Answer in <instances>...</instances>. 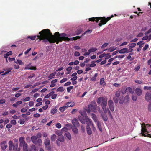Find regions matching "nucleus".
<instances>
[{
    "label": "nucleus",
    "mask_w": 151,
    "mask_h": 151,
    "mask_svg": "<svg viewBox=\"0 0 151 151\" xmlns=\"http://www.w3.org/2000/svg\"><path fill=\"white\" fill-rule=\"evenodd\" d=\"M135 82L138 84H140L142 83V81L138 80H135Z\"/></svg>",
    "instance_id": "nucleus-52"
},
{
    "label": "nucleus",
    "mask_w": 151,
    "mask_h": 151,
    "mask_svg": "<svg viewBox=\"0 0 151 151\" xmlns=\"http://www.w3.org/2000/svg\"><path fill=\"white\" fill-rule=\"evenodd\" d=\"M25 69H27V70H36V67L34 66H32L31 67H29L28 66H27V67H26L25 68Z\"/></svg>",
    "instance_id": "nucleus-28"
},
{
    "label": "nucleus",
    "mask_w": 151,
    "mask_h": 151,
    "mask_svg": "<svg viewBox=\"0 0 151 151\" xmlns=\"http://www.w3.org/2000/svg\"><path fill=\"white\" fill-rule=\"evenodd\" d=\"M57 111V110L56 108H53L51 111V113L52 114H55Z\"/></svg>",
    "instance_id": "nucleus-41"
},
{
    "label": "nucleus",
    "mask_w": 151,
    "mask_h": 151,
    "mask_svg": "<svg viewBox=\"0 0 151 151\" xmlns=\"http://www.w3.org/2000/svg\"><path fill=\"white\" fill-rule=\"evenodd\" d=\"M76 127L77 126H73L72 127V130L75 134H77L78 132V129Z\"/></svg>",
    "instance_id": "nucleus-24"
},
{
    "label": "nucleus",
    "mask_w": 151,
    "mask_h": 151,
    "mask_svg": "<svg viewBox=\"0 0 151 151\" xmlns=\"http://www.w3.org/2000/svg\"><path fill=\"white\" fill-rule=\"evenodd\" d=\"M136 93L138 96H141L142 93V91L140 88H137L135 90Z\"/></svg>",
    "instance_id": "nucleus-18"
},
{
    "label": "nucleus",
    "mask_w": 151,
    "mask_h": 151,
    "mask_svg": "<svg viewBox=\"0 0 151 151\" xmlns=\"http://www.w3.org/2000/svg\"><path fill=\"white\" fill-rule=\"evenodd\" d=\"M75 105V103L73 102H69L66 103L65 105L68 108V107H72Z\"/></svg>",
    "instance_id": "nucleus-15"
},
{
    "label": "nucleus",
    "mask_w": 151,
    "mask_h": 151,
    "mask_svg": "<svg viewBox=\"0 0 151 151\" xmlns=\"http://www.w3.org/2000/svg\"><path fill=\"white\" fill-rule=\"evenodd\" d=\"M45 147L46 149L48 151H50L51 150V147L49 145L45 146Z\"/></svg>",
    "instance_id": "nucleus-60"
},
{
    "label": "nucleus",
    "mask_w": 151,
    "mask_h": 151,
    "mask_svg": "<svg viewBox=\"0 0 151 151\" xmlns=\"http://www.w3.org/2000/svg\"><path fill=\"white\" fill-rule=\"evenodd\" d=\"M95 63L94 61L91 62V64L89 65V66L91 67H95L96 65V64Z\"/></svg>",
    "instance_id": "nucleus-44"
},
{
    "label": "nucleus",
    "mask_w": 151,
    "mask_h": 151,
    "mask_svg": "<svg viewBox=\"0 0 151 151\" xmlns=\"http://www.w3.org/2000/svg\"><path fill=\"white\" fill-rule=\"evenodd\" d=\"M86 129L88 134L89 135L91 134H92V131L90 127L89 126H87Z\"/></svg>",
    "instance_id": "nucleus-29"
},
{
    "label": "nucleus",
    "mask_w": 151,
    "mask_h": 151,
    "mask_svg": "<svg viewBox=\"0 0 151 151\" xmlns=\"http://www.w3.org/2000/svg\"><path fill=\"white\" fill-rule=\"evenodd\" d=\"M12 149L13 151H20V148H18V144L17 143L14 145Z\"/></svg>",
    "instance_id": "nucleus-17"
},
{
    "label": "nucleus",
    "mask_w": 151,
    "mask_h": 151,
    "mask_svg": "<svg viewBox=\"0 0 151 151\" xmlns=\"http://www.w3.org/2000/svg\"><path fill=\"white\" fill-rule=\"evenodd\" d=\"M73 88V86H70L68 87L67 88V91L68 92H70L71 90Z\"/></svg>",
    "instance_id": "nucleus-58"
},
{
    "label": "nucleus",
    "mask_w": 151,
    "mask_h": 151,
    "mask_svg": "<svg viewBox=\"0 0 151 151\" xmlns=\"http://www.w3.org/2000/svg\"><path fill=\"white\" fill-rule=\"evenodd\" d=\"M97 50V48L95 47H92L89 49L88 51L90 53L91 52H96Z\"/></svg>",
    "instance_id": "nucleus-26"
},
{
    "label": "nucleus",
    "mask_w": 151,
    "mask_h": 151,
    "mask_svg": "<svg viewBox=\"0 0 151 151\" xmlns=\"http://www.w3.org/2000/svg\"><path fill=\"white\" fill-rule=\"evenodd\" d=\"M126 90L127 91H129L131 94H133L134 93V91L130 87L127 88Z\"/></svg>",
    "instance_id": "nucleus-23"
},
{
    "label": "nucleus",
    "mask_w": 151,
    "mask_h": 151,
    "mask_svg": "<svg viewBox=\"0 0 151 151\" xmlns=\"http://www.w3.org/2000/svg\"><path fill=\"white\" fill-rule=\"evenodd\" d=\"M100 85H103V86L106 84V83L104 82V78H102L100 79Z\"/></svg>",
    "instance_id": "nucleus-30"
},
{
    "label": "nucleus",
    "mask_w": 151,
    "mask_h": 151,
    "mask_svg": "<svg viewBox=\"0 0 151 151\" xmlns=\"http://www.w3.org/2000/svg\"><path fill=\"white\" fill-rule=\"evenodd\" d=\"M57 79H55L54 80H52L51 81V84L50 85V87H54L55 85V83L57 82Z\"/></svg>",
    "instance_id": "nucleus-20"
},
{
    "label": "nucleus",
    "mask_w": 151,
    "mask_h": 151,
    "mask_svg": "<svg viewBox=\"0 0 151 151\" xmlns=\"http://www.w3.org/2000/svg\"><path fill=\"white\" fill-rule=\"evenodd\" d=\"M86 122L87 124V126L90 127L93 124L92 121L88 117H86Z\"/></svg>",
    "instance_id": "nucleus-12"
},
{
    "label": "nucleus",
    "mask_w": 151,
    "mask_h": 151,
    "mask_svg": "<svg viewBox=\"0 0 151 151\" xmlns=\"http://www.w3.org/2000/svg\"><path fill=\"white\" fill-rule=\"evenodd\" d=\"M34 117L38 118L40 116V114L38 113H36L33 115Z\"/></svg>",
    "instance_id": "nucleus-63"
},
{
    "label": "nucleus",
    "mask_w": 151,
    "mask_h": 151,
    "mask_svg": "<svg viewBox=\"0 0 151 151\" xmlns=\"http://www.w3.org/2000/svg\"><path fill=\"white\" fill-rule=\"evenodd\" d=\"M119 52L120 54H124L128 53V49L126 48H124L122 49L119 51Z\"/></svg>",
    "instance_id": "nucleus-16"
},
{
    "label": "nucleus",
    "mask_w": 151,
    "mask_h": 151,
    "mask_svg": "<svg viewBox=\"0 0 151 151\" xmlns=\"http://www.w3.org/2000/svg\"><path fill=\"white\" fill-rule=\"evenodd\" d=\"M41 135H42V134L41 133H38L37 134V135L36 136L37 137V138H38V139H40V138L41 137Z\"/></svg>",
    "instance_id": "nucleus-62"
},
{
    "label": "nucleus",
    "mask_w": 151,
    "mask_h": 151,
    "mask_svg": "<svg viewBox=\"0 0 151 151\" xmlns=\"http://www.w3.org/2000/svg\"><path fill=\"white\" fill-rule=\"evenodd\" d=\"M97 75H98L97 73H96L95 74L94 76L93 77H92L91 78V81H96V78L97 76Z\"/></svg>",
    "instance_id": "nucleus-35"
},
{
    "label": "nucleus",
    "mask_w": 151,
    "mask_h": 151,
    "mask_svg": "<svg viewBox=\"0 0 151 151\" xmlns=\"http://www.w3.org/2000/svg\"><path fill=\"white\" fill-rule=\"evenodd\" d=\"M72 69V68L71 66H69L67 68L66 70L68 72L66 73V74H70V73Z\"/></svg>",
    "instance_id": "nucleus-33"
},
{
    "label": "nucleus",
    "mask_w": 151,
    "mask_h": 151,
    "mask_svg": "<svg viewBox=\"0 0 151 151\" xmlns=\"http://www.w3.org/2000/svg\"><path fill=\"white\" fill-rule=\"evenodd\" d=\"M99 113H101V115L103 120L104 121H107L108 119V117L106 114L104 113V112L101 111L99 110Z\"/></svg>",
    "instance_id": "nucleus-9"
},
{
    "label": "nucleus",
    "mask_w": 151,
    "mask_h": 151,
    "mask_svg": "<svg viewBox=\"0 0 151 151\" xmlns=\"http://www.w3.org/2000/svg\"><path fill=\"white\" fill-rule=\"evenodd\" d=\"M36 37V36H28L27 37V38H29V39H31L32 40H34L35 39Z\"/></svg>",
    "instance_id": "nucleus-47"
},
{
    "label": "nucleus",
    "mask_w": 151,
    "mask_h": 151,
    "mask_svg": "<svg viewBox=\"0 0 151 151\" xmlns=\"http://www.w3.org/2000/svg\"><path fill=\"white\" fill-rule=\"evenodd\" d=\"M148 110L149 111H151V102H149L148 106Z\"/></svg>",
    "instance_id": "nucleus-54"
},
{
    "label": "nucleus",
    "mask_w": 151,
    "mask_h": 151,
    "mask_svg": "<svg viewBox=\"0 0 151 151\" xmlns=\"http://www.w3.org/2000/svg\"><path fill=\"white\" fill-rule=\"evenodd\" d=\"M56 74V72H55L54 73L50 74L48 76V78H49L50 79H51L52 78H53Z\"/></svg>",
    "instance_id": "nucleus-34"
},
{
    "label": "nucleus",
    "mask_w": 151,
    "mask_h": 151,
    "mask_svg": "<svg viewBox=\"0 0 151 151\" xmlns=\"http://www.w3.org/2000/svg\"><path fill=\"white\" fill-rule=\"evenodd\" d=\"M100 20H101V21L98 24L99 26L100 27H101L103 25L105 24L107 22L105 17H93L89 18V21L92 22L95 21L96 23H98Z\"/></svg>",
    "instance_id": "nucleus-2"
},
{
    "label": "nucleus",
    "mask_w": 151,
    "mask_h": 151,
    "mask_svg": "<svg viewBox=\"0 0 151 151\" xmlns=\"http://www.w3.org/2000/svg\"><path fill=\"white\" fill-rule=\"evenodd\" d=\"M79 119L82 123L83 124H85L86 122V119H85L83 117L80 116L79 117Z\"/></svg>",
    "instance_id": "nucleus-22"
},
{
    "label": "nucleus",
    "mask_w": 151,
    "mask_h": 151,
    "mask_svg": "<svg viewBox=\"0 0 151 151\" xmlns=\"http://www.w3.org/2000/svg\"><path fill=\"white\" fill-rule=\"evenodd\" d=\"M113 100L115 103H117L119 101V97H115L113 98Z\"/></svg>",
    "instance_id": "nucleus-43"
},
{
    "label": "nucleus",
    "mask_w": 151,
    "mask_h": 151,
    "mask_svg": "<svg viewBox=\"0 0 151 151\" xmlns=\"http://www.w3.org/2000/svg\"><path fill=\"white\" fill-rule=\"evenodd\" d=\"M151 99V94L150 93H147L145 95V100L146 101H149Z\"/></svg>",
    "instance_id": "nucleus-14"
},
{
    "label": "nucleus",
    "mask_w": 151,
    "mask_h": 151,
    "mask_svg": "<svg viewBox=\"0 0 151 151\" xmlns=\"http://www.w3.org/2000/svg\"><path fill=\"white\" fill-rule=\"evenodd\" d=\"M144 90H151V87L145 86L144 88Z\"/></svg>",
    "instance_id": "nucleus-59"
},
{
    "label": "nucleus",
    "mask_w": 151,
    "mask_h": 151,
    "mask_svg": "<svg viewBox=\"0 0 151 151\" xmlns=\"http://www.w3.org/2000/svg\"><path fill=\"white\" fill-rule=\"evenodd\" d=\"M67 108V107H66V106L65 105V106H64L63 107H60L59 110L60 111L63 112Z\"/></svg>",
    "instance_id": "nucleus-37"
},
{
    "label": "nucleus",
    "mask_w": 151,
    "mask_h": 151,
    "mask_svg": "<svg viewBox=\"0 0 151 151\" xmlns=\"http://www.w3.org/2000/svg\"><path fill=\"white\" fill-rule=\"evenodd\" d=\"M106 55H106V56H105V60H107L110 58H111V55H110V53H107L106 54Z\"/></svg>",
    "instance_id": "nucleus-46"
},
{
    "label": "nucleus",
    "mask_w": 151,
    "mask_h": 151,
    "mask_svg": "<svg viewBox=\"0 0 151 151\" xmlns=\"http://www.w3.org/2000/svg\"><path fill=\"white\" fill-rule=\"evenodd\" d=\"M108 105L111 111L112 112L114 111L115 109V105L112 100H109L108 101Z\"/></svg>",
    "instance_id": "nucleus-7"
},
{
    "label": "nucleus",
    "mask_w": 151,
    "mask_h": 151,
    "mask_svg": "<svg viewBox=\"0 0 151 151\" xmlns=\"http://www.w3.org/2000/svg\"><path fill=\"white\" fill-rule=\"evenodd\" d=\"M109 45V43H106L103 45L101 47V48H104L107 46Z\"/></svg>",
    "instance_id": "nucleus-55"
},
{
    "label": "nucleus",
    "mask_w": 151,
    "mask_h": 151,
    "mask_svg": "<svg viewBox=\"0 0 151 151\" xmlns=\"http://www.w3.org/2000/svg\"><path fill=\"white\" fill-rule=\"evenodd\" d=\"M148 36L147 35H145L142 38V40H148Z\"/></svg>",
    "instance_id": "nucleus-64"
},
{
    "label": "nucleus",
    "mask_w": 151,
    "mask_h": 151,
    "mask_svg": "<svg viewBox=\"0 0 151 151\" xmlns=\"http://www.w3.org/2000/svg\"><path fill=\"white\" fill-rule=\"evenodd\" d=\"M10 123L11 124H13V125H15L16 124V122L15 120H12L10 121Z\"/></svg>",
    "instance_id": "nucleus-61"
},
{
    "label": "nucleus",
    "mask_w": 151,
    "mask_h": 151,
    "mask_svg": "<svg viewBox=\"0 0 151 151\" xmlns=\"http://www.w3.org/2000/svg\"><path fill=\"white\" fill-rule=\"evenodd\" d=\"M97 126L98 127L99 130L100 131H101V132L102 131V128L101 127V123L99 121H98L97 122Z\"/></svg>",
    "instance_id": "nucleus-32"
},
{
    "label": "nucleus",
    "mask_w": 151,
    "mask_h": 151,
    "mask_svg": "<svg viewBox=\"0 0 151 151\" xmlns=\"http://www.w3.org/2000/svg\"><path fill=\"white\" fill-rule=\"evenodd\" d=\"M57 140L60 142H63L64 141L65 139L64 137L63 136H61L58 138Z\"/></svg>",
    "instance_id": "nucleus-39"
},
{
    "label": "nucleus",
    "mask_w": 151,
    "mask_h": 151,
    "mask_svg": "<svg viewBox=\"0 0 151 151\" xmlns=\"http://www.w3.org/2000/svg\"><path fill=\"white\" fill-rule=\"evenodd\" d=\"M92 32V31L89 29H88L87 30L85 31L82 35V36L83 35L86 34L88 33H91Z\"/></svg>",
    "instance_id": "nucleus-48"
},
{
    "label": "nucleus",
    "mask_w": 151,
    "mask_h": 151,
    "mask_svg": "<svg viewBox=\"0 0 151 151\" xmlns=\"http://www.w3.org/2000/svg\"><path fill=\"white\" fill-rule=\"evenodd\" d=\"M65 135L70 140L71 139V136L70 134L69 133H65Z\"/></svg>",
    "instance_id": "nucleus-42"
},
{
    "label": "nucleus",
    "mask_w": 151,
    "mask_h": 151,
    "mask_svg": "<svg viewBox=\"0 0 151 151\" xmlns=\"http://www.w3.org/2000/svg\"><path fill=\"white\" fill-rule=\"evenodd\" d=\"M82 31L83 30L79 28L77 30L76 32V34L77 35H78L81 33Z\"/></svg>",
    "instance_id": "nucleus-51"
},
{
    "label": "nucleus",
    "mask_w": 151,
    "mask_h": 151,
    "mask_svg": "<svg viewBox=\"0 0 151 151\" xmlns=\"http://www.w3.org/2000/svg\"><path fill=\"white\" fill-rule=\"evenodd\" d=\"M39 35L37 37L39 39V41L42 40V42L47 44L50 43H53L55 42L58 44L60 42L63 41H73L79 39L81 37L77 36L69 38L66 37L67 35L64 33L60 34L58 32H55L54 35L48 29L42 30L39 33Z\"/></svg>",
    "instance_id": "nucleus-1"
},
{
    "label": "nucleus",
    "mask_w": 151,
    "mask_h": 151,
    "mask_svg": "<svg viewBox=\"0 0 151 151\" xmlns=\"http://www.w3.org/2000/svg\"><path fill=\"white\" fill-rule=\"evenodd\" d=\"M91 116L92 119L94 120L95 122H97V119L95 114L94 113H92L91 114Z\"/></svg>",
    "instance_id": "nucleus-31"
},
{
    "label": "nucleus",
    "mask_w": 151,
    "mask_h": 151,
    "mask_svg": "<svg viewBox=\"0 0 151 151\" xmlns=\"http://www.w3.org/2000/svg\"><path fill=\"white\" fill-rule=\"evenodd\" d=\"M124 102L125 103H128L129 100V97L128 95H126L124 98Z\"/></svg>",
    "instance_id": "nucleus-27"
},
{
    "label": "nucleus",
    "mask_w": 151,
    "mask_h": 151,
    "mask_svg": "<svg viewBox=\"0 0 151 151\" xmlns=\"http://www.w3.org/2000/svg\"><path fill=\"white\" fill-rule=\"evenodd\" d=\"M31 139L32 142L35 144L41 145L42 140L40 139H37V137L33 136L31 137Z\"/></svg>",
    "instance_id": "nucleus-6"
},
{
    "label": "nucleus",
    "mask_w": 151,
    "mask_h": 151,
    "mask_svg": "<svg viewBox=\"0 0 151 151\" xmlns=\"http://www.w3.org/2000/svg\"><path fill=\"white\" fill-rule=\"evenodd\" d=\"M56 139V136L55 134H53L51 136V141H54Z\"/></svg>",
    "instance_id": "nucleus-40"
},
{
    "label": "nucleus",
    "mask_w": 151,
    "mask_h": 151,
    "mask_svg": "<svg viewBox=\"0 0 151 151\" xmlns=\"http://www.w3.org/2000/svg\"><path fill=\"white\" fill-rule=\"evenodd\" d=\"M64 90V89L63 88V87H60L59 88H58L57 90V92H62Z\"/></svg>",
    "instance_id": "nucleus-38"
},
{
    "label": "nucleus",
    "mask_w": 151,
    "mask_h": 151,
    "mask_svg": "<svg viewBox=\"0 0 151 151\" xmlns=\"http://www.w3.org/2000/svg\"><path fill=\"white\" fill-rule=\"evenodd\" d=\"M121 94V91L119 90L116 91L115 93V96L119 97Z\"/></svg>",
    "instance_id": "nucleus-36"
},
{
    "label": "nucleus",
    "mask_w": 151,
    "mask_h": 151,
    "mask_svg": "<svg viewBox=\"0 0 151 151\" xmlns=\"http://www.w3.org/2000/svg\"><path fill=\"white\" fill-rule=\"evenodd\" d=\"M96 103H94V104H90L88 106V108L91 110L92 111L94 110L95 109L96 107Z\"/></svg>",
    "instance_id": "nucleus-11"
},
{
    "label": "nucleus",
    "mask_w": 151,
    "mask_h": 151,
    "mask_svg": "<svg viewBox=\"0 0 151 151\" xmlns=\"http://www.w3.org/2000/svg\"><path fill=\"white\" fill-rule=\"evenodd\" d=\"M1 147L2 150L3 151H4L5 149L7 147V141H4L2 142L1 143Z\"/></svg>",
    "instance_id": "nucleus-10"
},
{
    "label": "nucleus",
    "mask_w": 151,
    "mask_h": 151,
    "mask_svg": "<svg viewBox=\"0 0 151 151\" xmlns=\"http://www.w3.org/2000/svg\"><path fill=\"white\" fill-rule=\"evenodd\" d=\"M107 98L106 97H99L98 98L97 103L102 107L106 106L107 105Z\"/></svg>",
    "instance_id": "nucleus-5"
},
{
    "label": "nucleus",
    "mask_w": 151,
    "mask_h": 151,
    "mask_svg": "<svg viewBox=\"0 0 151 151\" xmlns=\"http://www.w3.org/2000/svg\"><path fill=\"white\" fill-rule=\"evenodd\" d=\"M19 121L20 124L22 125L24 124L25 122V120L23 119H20Z\"/></svg>",
    "instance_id": "nucleus-57"
},
{
    "label": "nucleus",
    "mask_w": 151,
    "mask_h": 151,
    "mask_svg": "<svg viewBox=\"0 0 151 151\" xmlns=\"http://www.w3.org/2000/svg\"><path fill=\"white\" fill-rule=\"evenodd\" d=\"M132 99L133 101H136L137 98V96L136 95H132Z\"/></svg>",
    "instance_id": "nucleus-50"
},
{
    "label": "nucleus",
    "mask_w": 151,
    "mask_h": 151,
    "mask_svg": "<svg viewBox=\"0 0 151 151\" xmlns=\"http://www.w3.org/2000/svg\"><path fill=\"white\" fill-rule=\"evenodd\" d=\"M25 138L24 137H21L19 138V146L23 147V151H28V145L25 141Z\"/></svg>",
    "instance_id": "nucleus-4"
},
{
    "label": "nucleus",
    "mask_w": 151,
    "mask_h": 151,
    "mask_svg": "<svg viewBox=\"0 0 151 151\" xmlns=\"http://www.w3.org/2000/svg\"><path fill=\"white\" fill-rule=\"evenodd\" d=\"M9 145V149L10 151H11L12 150L14 144L12 141L10 140L8 143Z\"/></svg>",
    "instance_id": "nucleus-19"
},
{
    "label": "nucleus",
    "mask_w": 151,
    "mask_h": 151,
    "mask_svg": "<svg viewBox=\"0 0 151 151\" xmlns=\"http://www.w3.org/2000/svg\"><path fill=\"white\" fill-rule=\"evenodd\" d=\"M44 144L45 146H49L50 144V141L49 138H47L44 140Z\"/></svg>",
    "instance_id": "nucleus-21"
},
{
    "label": "nucleus",
    "mask_w": 151,
    "mask_h": 151,
    "mask_svg": "<svg viewBox=\"0 0 151 151\" xmlns=\"http://www.w3.org/2000/svg\"><path fill=\"white\" fill-rule=\"evenodd\" d=\"M145 126V124L144 123H143L142 125V129H141V136H144V137H147L151 138V134H148L147 135H146L144 133L147 132V133H148L149 132L147 131L146 128H149V127H151V125H149V124H147Z\"/></svg>",
    "instance_id": "nucleus-3"
},
{
    "label": "nucleus",
    "mask_w": 151,
    "mask_h": 151,
    "mask_svg": "<svg viewBox=\"0 0 151 151\" xmlns=\"http://www.w3.org/2000/svg\"><path fill=\"white\" fill-rule=\"evenodd\" d=\"M72 123L74 126L79 127V124L78 120L76 118L73 119L72 121Z\"/></svg>",
    "instance_id": "nucleus-13"
},
{
    "label": "nucleus",
    "mask_w": 151,
    "mask_h": 151,
    "mask_svg": "<svg viewBox=\"0 0 151 151\" xmlns=\"http://www.w3.org/2000/svg\"><path fill=\"white\" fill-rule=\"evenodd\" d=\"M16 63H18L20 65H22L23 64V63L21 60H17V62H15Z\"/></svg>",
    "instance_id": "nucleus-49"
},
{
    "label": "nucleus",
    "mask_w": 151,
    "mask_h": 151,
    "mask_svg": "<svg viewBox=\"0 0 151 151\" xmlns=\"http://www.w3.org/2000/svg\"><path fill=\"white\" fill-rule=\"evenodd\" d=\"M56 127L58 128H60L61 127V125L60 123H57L56 124Z\"/></svg>",
    "instance_id": "nucleus-56"
},
{
    "label": "nucleus",
    "mask_w": 151,
    "mask_h": 151,
    "mask_svg": "<svg viewBox=\"0 0 151 151\" xmlns=\"http://www.w3.org/2000/svg\"><path fill=\"white\" fill-rule=\"evenodd\" d=\"M119 100V103L121 104H122L124 101V99H123V97H120Z\"/></svg>",
    "instance_id": "nucleus-45"
},
{
    "label": "nucleus",
    "mask_w": 151,
    "mask_h": 151,
    "mask_svg": "<svg viewBox=\"0 0 151 151\" xmlns=\"http://www.w3.org/2000/svg\"><path fill=\"white\" fill-rule=\"evenodd\" d=\"M116 47L115 48L114 47H110L108 49H106L104 50L103 51H106V50H108L109 51L111 52H113L114 50H116Z\"/></svg>",
    "instance_id": "nucleus-25"
},
{
    "label": "nucleus",
    "mask_w": 151,
    "mask_h": 151,
    "mask_svg": "<svg viewBox=\"0 0 151 151\" xmlns=\"http://www.w3.org/2000/svg\"><path fill=\"white\" fill-rule=\"evenodd\" d=\"M149 47V45L148 44H146L144 47L143 48V50L145 51Z\"/></svg>",
    "instance_id": "nucleus-53"
},
{
    "label": "nucleus",
    "mask_w": 151,
    "mask_h": 151,
    "mask_svg": "<svg viewBox=\"0 0 151 151\" xmlns=\"http://www.w3.org/2000/svg\"><path fill=\"white\" fill-rule=\"evenodd\" d=\"M102 108L104 111L103 112L104 113L106 114L108 113L109 116L110 117L111 119H112L113 116L109 108H107L106 106L102 107Z\"/></svg>",
    "instance_id": "nucleus-8"
}]
</instances>
